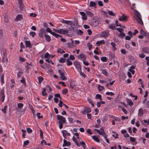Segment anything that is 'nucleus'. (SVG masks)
<instances>
[{
	"instance_id": "f257e3e1",
	"label": "nucleus",
	"mask_w": 149,
	"mask_h": 149,
	"mask_svg": "<svg viewBox=\"0 0 149 149\" xmlns=\"http://www.w3.org/2000/svg\"><path fill=\"white\" fill-rule=\"evenodd\" d=\"M57 119L58 121V123L59 124V127L61 129L63 126V124L65 123L66 122L65 118L63 116L59 115L57 116Z\"/></svg>"
},
{
	"instance_id": "f03ea898",
	"label": "nucleus",
	"mask_w": 149,
	"mask_h": 149,
	"mask_svg": "<svg viewBox=\"0 0 149 149\" xmlns=\"http://www.w3.org/2000/svg\"><path fill=\"white\" fill-rule=\"evenodd\" d=\"M134 12L136 16L135 17L136 19L139 23L143 26V23L142 20L141 16L140 13L136 10H134Z\"/></svg>"
},
{
	"instance_id": "7ed1b4c3",
	"label": "nucleus",
	"mask_w": 149,
	"mask_h": 149,
	"mask_svg": "<svg viewBox=\"0 0 149 149\" xmlns=\"http://www.w3.org/2000/svg\"><path fill=\"white\" fill-rule=\"evenodd\" d=\"M53 30L55 32L60 34L65 35L69 33V30L66 29H56L55 28L53 29Z\"/></svg>"
},
{
	"instance_id": "20e7f679",
	"label": "nucleus",
	"mask_w": 149,
	"mask_h": 149,
	"mask_svg": "<svg viewBox=\"0 0 149 149\" xmlns=\"http://www.w3.org/2000/svg\"><path fill=\"white\" fill-rule=\"evenodd\" d=\"M94 130L98 134L100 135H102L105 139L107 138L108 136V135L105 134L104 131V129L102 127L100 128V130L95 129Z\"/></svg>"
},
{
	"instance_id": "39448f33",
	"label": "nucleus",
	"mask_w": 149,
	"mask_h": 149,
	"mask_svg": "<svg viewBox=\"0 0 149 149\" xmlns=\"http://www.w3.org/2000/svg\"><path fill=\"white\" fill-rule=\"evenodd\" d=\"M58 72L60 75V78L63 80H66V78L65 76V72L64 71H61V70H58Z\"/></svg>"
},
{
	"instance_id": "423d86ee",
	"label": "nucleus",
	"mask_w": 149,
	"mask_h": 149,
	"mask_svg": "<svg viewBox=\"0 0 149 149\" xmlns=\"http://www.w3.org/2000/svg\"><path fill=\"white\" fill-rule=\"evenodd\" d=\"M109 33L108 31H104L102 33L100 34V37L104 38H106L109 35Z\"/></svg>"
},
{
	"instance_id": "0eeeda50",
	"label": "nucleus",
	"mask_w": 149,
	"mask_h": 149,
	"mask_svg": "<svg viewBox=\"0 0 149 149\" xmlns=\"http://www.w3.org/2000/svg\"><path fill=\"white\" fill-rule=\"evenodd\" d=\"M74 65L76 69L78 71L81 70V66L79 62L77 61H75L74 62Z\"/></svg>"
},
{
	"instance_id": "6e6552de",
	"label": "nucleus",
	"mask_w": 149,
	"mask_h": 149,
	"mask_svg": "<svg viewBox=\"0 0 149 149\" xmlns=\"http://www.w3.org/2000/svg\"><path fill=\"white\" fill-rule=\"evenodd\" d=\"M4 93V90L3 89H1L0 92L1 99V101L3 102H4L5 97Z\"/></svg>"
},
{
	"instance_id": "1a4fd4ad",
	"label": "nucleus",
	"mask_w": 149,
	"mask_h": 149,
	"mask_svg": "<svg viewBox=\"0 0 149 149\" xmlns=\"http://www.w3.org/2000/svg\"><path fill=\"white\" fill-rule=\"evenodd\" d=\"M78 58L79 59H81L82 60H85L86 59L85 55L83 53L81 54L78 56Z\"/></svg>"
},
{
	"instance_id": "9d476101",
	"label": "nucleus",
	"mask_w": 149,
	"mask_h": 149,
	"mask_svg": "<svg viewBox=\"0 0 149 149\" xmlns=\"http://www.w3.org/2000/svg\"><path fill=\"white\" fill-rule=\"evenodd\" d=\"M79 13L82 16V19L83 20H86L87 19V16L86 15V14L84 12H81Z\"/></svg>"
},
{
	"instance_id": "9b49d317",
	"label": "nucleus",
	"mask_w": 149,
	"mask_h": 149,
	"mask_svg": "<svg viewBox=\"0 0 149 149\" xmlns=\"http://www.w3.org/2000/svg\"><path fill=\"white\" fill-rule=\"evenodd\" d=\"M63 143L62 146L64 147L65 146H68L70 145L71 143L70 142L67 141L66 140L64 139L63 140Z\"/></svg>"
},
{
	"instance_id": "f8f14e48",
	"label": "nucleus",
	"mask_w": 149,
	"mask_h": 149,
	"mask_svg": "<svg viewBox=\"0 0 149 149\" xmlns=\"http://www.w3.org/2000/svg\"><path fill=\"white\" fill-rule=\"evenodd\" d=\"M118 19L120 21H125L127 19L126 16L123 14L122 16L120 17Z\"/></svg>"
},
{
	"instance_id": "ddd939ff",
	"label": "nucleus",
	"mask_w": 149,
	"mask_h": 149,
	"mask_svg": "<svg viewBox=\"0 0 149 149\" xmlns=\"http://www.w3.org/2000/svg\"><path fill=\"white\" fill-rule=\"evenodd\" d=\"M143 112L142 108H140L139 109L138 116L139 117H141L143 116Z\"/></svg>"
},
{
	"instance_id": "4468645a",
	"label": "nucleus",
	"mask_w": 149,
	"mask_h": 149,
	"mask_svg": "<svg viewBox=\"0 0 149 149\" xmlns=\"http://www.w3.org/2000/svg\"><path fill=\"white\" fill-rule=\"evenodd\" d=\"M25 46L26 47L29 48H31L32 47V45L30 41H25Z\"/></svg>"
},
{
	"instance_id": "2eb2a0df",
	"label": "nucleus",
	"mask_w": 149,
	"mask_h": 149,
	"mask_svg": "<svg viewBox=\"0 0 149 149\" xmlns=\"http://www.w3.org/2000/svg\"><path fill=\"white\" fill-rule=\"evenodd\" d=\"M62 133L65 139H66V138L65 137V135H67L68 136H70V133L68 132L66 130H63L62 131Z\"/></svg>"
},
{
	"instance_id": "dca6fc26",
	"label": "nucleus",
	"mask_w": 149,
	"mask_h": 149,
	"mask_svg": "<svg viewBox=\"0 0 149 149\" xmlns=\"http://www.w3.org/2000/svg\"><path fill=\"white\" fill-rule=\"evenodd\" d=\"M22 16L21 15H17L15 19V20L16 21H18L22 19Z\"/></svg>"
},
{
	"instance_id": "f3484780",
	"label": "nucleus",
	"mask_w": 149,
	"mask_h": 149,
	"mask_svg": "<svg viewBox=\"0 0 149 149\" xmlns=\"http://www.w3.org/2000/svg\"><path fill=\"white\" fill-rule=\"evenodd\" d=\"M143 52L146 53H149V49L148 47H143L142 48Z\"/></svg>"
},
{
	"instance_id": "a211bd4d",
	"label": "nucleus",
	"mask_w": 149,
	"mask_h": 149,
	"mask_svg": "<svg viewBox=\"0 0 149 149\" xmlns=\"http://www.w3.org/2000/svg\"><path fill=\"white\" fill-rule=\"evenodd\" d=\"M72 139L73 141L75 143L76 145L78 147H80V145L81 144H80V143H79L77 141L75 138L74 137V136L73 137Z\"/></svg>"
},
{
	"instance_id": "6ab92c4d",
	"label": "nucleus",
	"mask_w": 149,
	"mask_h": 149,
	"mask_svg": "<svg viewBox=\"0 0 149 149\" xmlns=\"http://www.w3.org/2000/svg\"><path fill=\"white\" fill-rule=\"evenodd\" d=\"M102 44H103V45L105 44V42L104 40H102L100 41H97L96 42V45H101Z\"/></svg>"
},
{
	"instance_id": "aec40b11",
	"label": "nucleus",
	"mask_w": 149,
	"mask_h": 149,
	"mask_svg": "<svg viewBox=\"0 0 149 149\" xmlns=\"http://www.w3.org/2000/svg\"><path fill=\"white\" fill-rule=\"evenodd\" d=\"M44 36L46 40L49 42H50L51 40V38L49 35L45 34Z\"/></svg>"
},
{
	"instance_id": "412c9836",
	"label": "nucleus",
	"mask_w": 149,
	"mask_h": 149,
	"mask_svg": "<svg viewBox=\"0 0 149 149\" xmlns=\"http://www.w3.org/2000/svg\"><path fill=\"white\" fill-rule=\"evenodd\" d=\"M127 104L131 106V107H132L134 104V103L132 101L128 99L127 100Z\"/></svg>"
},
{
	"instance_id": "4be33fe9",
	"label": "nucleus",
	"mask_w": 149,
	"mask_h": 149,
	"mask_svg": "<svg viewBox=\"0 0 149 149\" xmlns=\"http://www.w3.org/2000/svg\"><path fill=\"white\" fill-rule=\"evenodd\" d=\"M84 111H86V113H90L91 111V109L89 107H86L84 108Z\"/></svg>"
},
{
	"instance_id": "5701e85b",
	"label": "nucleus",
	"mask_w": 149,
	"mask_h": 149,
	"mask_svg": "<svg viewBox=\"0 0 149 149\" xmlns=\"http://www.w3.org/2000/svg\"><path fill=\"white\" fill-rule=\"evenodd\" d=\"M4 73H3L1 75V82L2 84H3L4 83Z\"/></svg>"
},
{
	"instance_id": "b1692460",
	"label": "nucleus",
	"mask_w": 149,
	"mask_h": 149,
	"mask_svg": "<svg viewBox=\"0 0 149 149\" xmlns=\"http://www.w3.org/2000/svg\"><path fill=\"white\" fill-rule=\"evenodd\" d=\"M86 14L87 15L89 16L90 17H93V13L91 11H86Z\"/></svg>"
},
{
	"instance_id": "393cba45",
	"label": "nucleus",
	"mask_w": 149,
	"mask_h": 149,
	"mask_svg": "<svg viewBox=\"0 0 149 149\" xmlns=\"http://www.w3.org/2000/svg\"><path fill=\"white\" fill-rule=\"evenodd\" d=\"M109 28L112 30H114L116 29L115 25L114 24H111L109 25Z\"/></svg>"
},
{
	"instance_id": "a878e982",
	"label": "nucleus",
	"mask_w": 149,
	"mask_h": 149,
	"mask_svg": "<svg viewBox=\"0 0 149 149\" xmlns=\"http://www.w3.org/2000/svg\"><path fill=\"white\" fill-rule=\"evenodd\" d=\"M92 138L93 139V140L96 142H99V139L96 136L93 135L92 136Z\"/></svg>"
},
{
	"instance_id": "bb28decb",
	"label": "nucleus",
	"mask_w": 149,
	"mask_h": 149,
	"mask_svg": "<svg viewBox=\"0 0 149 149\" xmlns=\"http://www.w3.org/2000/svg\"><path fill=\"white\" fill-rule=\"evenodd\" d=\"M72 24L70 25H71V26L72 28L73 27V26H77L78 24V22L77 21H74V22L72 21Z\"/></svg>"
},
{
	"instance_id": "cd10ccee",
	"label": "nucleus",
	"mask_w": 149,
	"mask_h": 149,
	"mask_svg": "<svg viewBox=\"0 0 149 149\" xmlns=\"http://www.w3.org/2000/svg\"><path fill=\"white\" fill-rule=\"evenodd\" d=\"M26 64L27 65L25 66V68L26 70H28L30 68V65H31V63H30V64H29L28 63H26Z\"/></svg>"
},
{
	"instance_id": "c85d7f7f",
	"label": "nucleus",
	"mask_w": 149,
	"mask_h": 149,
	"mask_svg": "<svg viewBox=\"0 0 149 149\" xmlns=\"http://www.w3.org/2000/svg\"><path fill=\"white\" fill-rule=\"evenodd\" d=\"M108 58L106 57H102L101 58V61L104 62H106L108 60Z\"/></svg>"
},
{
	"instance_id": "c756f323",
	"label": "nucleus",
	"mask_w": 149,
	"mask_h": 149,
	"mask_svg": "<svg viewBox=\"0 0 149 149\" xmlns=\"http://www.w3.org/2000/svg\"><path fill=\"white\" fill-rule=\"evenodd\" d=\"M97 4L95 2L91 1L90 2V6L91 7H95Z\"/></svg>"
},
{
	"instance_id": "7c9ffc66",
	"label": "nucleus",
	"mask_w": 149,
	"mask_h": 149,
	"mask_svg": "<svg viewBox=\"0 0 149 149\" xmlns=\"http://www.w3.org/2000/svg\"><path fill=\"white\" fill-rule=\"evenodd\" d=\"M38 82L40 84L41 83L43 80V78L41 76H39L38 77Z\"/></svg>"
},
{
	"instance_id": "2f4dec72",
	"label": "nucleus",
	"mask_w": 149,
	"mask_h": 149,
	"mask_svg": "<svg viewBox=\"0 0 149 149\" xmlns=\"http://www.w3.org/2000/svg\"><path fill=\"white\" fill-rule=\"evenodd\" d=\"M23 73L22 72L19 71L17 73V77L18 78L21 77L22 75L23 74Z\"/></svg>"
},
{
	"instance_id": "473e14b6",
	"label": "nucleus",
	"mask_w": 149,
	"mask_h": 149,
	"mask_svg": "<svg viewBox=\"0 0 149 149\" xmlns=\"http://www.w3.org/2000/svg\"><path fill=\"white\" fill-rule=\"evenodd\" d=\"M20 82L22 83H23L24 84L25 86H26V81H25V79H24V78L23 77H22V79H21L20 80Z\"/></svg>"
},
{
	"instance_id": "72a5a7b5",
	"label": "nucleus",
	"mask_w": 149,
	"mask_h": 149,
	"mask_svg": "<svg viewBox=\"0 0 149 149\" xmlns=\"http://www.w3.org/2000/svg\"><path fill=\"white\" fill-rule=\"evenodd\" d=\"M78 71L79 73L81 75V76L82 77H84V78L85 77L86 75L83 72H82L81 69Z\"/></svg>"
},
{
	"instance_id": "f704fd0d",
	"label": "nucleus",
	"mask_w": 149,
	"mask_h": 149,
	"mask_svg": "<svg viewBox=\"0 0 149 149\" xmlns=\"http://www.w3.org/2000/svg\"><path fill=\"white\" fill-rule=\"evenodd\" d=\"M46 88H44L42 91V95L43 96H45L47 95V93L46 92Z\"/></svg>"
},
{
	"instance_id": "c9c22d12",
	"label": "nucleus",
	"mask_w": 149,
	"mask_h": 149,
	"mask_svg": "<svg viewBox=\"0 0 149 149\" xmlns=\"http://www.w3.org/2000/svg\"><path fill=\"white\" fill-rule=\"evenodd\" d=\"M77 33L78 35H81L83 34V31L81 30H79L77 31Z\"/></svg>"
},
{
	"instance_id": "e433bc0d",
	"label": "nucleus",
	"mask_w": 149,
	"mask_h": 149,
	"mask_svg": "<svg viewBox=\"0 0 149 149\" xmlns=\"http://www.w3.org/2000/svg\"><path fill=\"white\" fill-rule=\"evenodd\" d=\"M65 59L64 58H62L59 60V62L61 63H64L65 62Z\"/></svg>"
},
{
	"instance_id": "4c0bfd02",
	"label": "nucleus",
	"mask_w": 149,
	"mask_h": 149,
	"mask_svg": "<svg viewBox=\"0 0 149 149\" xmlns=\"http://www.w3.org/2000/svg\"><path fill=\"white\" fill-rule=\"evenodd\" d=\"M23 107V104L22 103H18L17 104V107L21 109Z\"/></svg>"
},
{
	"instance_id": "58836bf2",
	"label": "nucleus",
	"mask_w": 149,
	"mask_h": 149,
	"mask_svg": "<svg viewBox=\"0 0 149 149\" xmlns=\"http://www.w3.org/2000/svg\"><path fill=\"white\" fill-rule=\"evenodd\" d=\"M80 144H81V145H82V147H83L84 149H86V147L85 146V143L83 141H81V142H80Z\"/></svg>"
},
{
	"instance_id": "ea45409f",
	"label": "nucleus",
	"mask_w": 149,
	"mask_h": 149,
	"mask_svg": "<svg viewBox=\"0 0 149 149\" xmlns=\"http://www.w3.org/2000/svg\"><path fill=\"white\" fill-rule=\"evenodd\" d=\"M66 62H67V65L68 66H70L72 65V62L70 61L69 60H67Z\"/></svg>"
},
{
	"instance_id": "a19ab883",
	"label": "nucleus",
	"mask_w": 149,
	"mask_h": 149,
	"mask_svg": "<svg viewBox=\"0 0 149 149\" xmlns=\"http://www.w3.org/2000/svg\"><path fill=\"white\" fill-rule=\"evenodd\" d=\"M40 138L41 139H42L43 138V131L41 129L40 130Z\"/></svg>"
},
{
	"instance_id": "79ce46f5",
	"label": "nucleus",
	"mask_w": 149,
	"mask_h": 149,
	"mask_svg": "<svg viewBox=\"0 0 149 149\" xmlns=\"http://www.w3.org/2000/svg\"><path fill=\"white\" fill-rule=\"evenodd\" d=\"M102 73L104 75L106 76H108V72L105 70H103L102 71Z\"/></svg>"
},
{
	"instance_id": "37998d69",
	"label": "nucleus",
	"mask_w": 149,
	"mask_h": 149,
	"mask_svg": "<svg viewBox=\"0 0 149 149\" xmlns=\"http://www.w3.org/2000/svg\"><path fill=\"white\" fill-rule=\"evenodd\" d=\"M95 98L97 99H100V100H102L101 99V96L99 94H97L96 95Z\"/></svg>"
},
{
	"instance_id": "c03bdc74",
	"label": "nucleus",
	"mask_w": 149,
	"mask_h": 149,
	"mask_svg": "<svg viewBox=\"0 0 149 149\" xmlns=\"http://www.w3.org/2000/svg\"><path fill=\"white\" fill-rule=\"evenodd\" d=\"M106 94L107 95H110L111 96H113L114 95V93H113L112 92H107L106 93Z\"/></svg>"
},
{
	"instance_id": "a18cd8bd",
	"label": "nucleus",
	"mask_w": 149,
	"mask_h": 149,
	"mask_svg": "<svg viewBox=\"0 0 149 149\" xmlns=\"http://www.w3.org/2000/svg\"><path fill=\"white\" fill-rule=\"evenodd\" d=\"M49 54L48 52H46L44 55V58H48L49 57Z\"/></svg>"
},
{
	"instance_id": "49530a36",
	"label": "nucleus",
	"mask_w": 149,
	"mask_h": 149,
	"mask_svg": "<svg viewBox=\"0 0 149 149\" xmlns=\"http://www.w3.org/2000/svg\"><path fill=\"white\" fill-rule=\"evenodd\" d=\"M141 34L143 36H146V33L143 30H141L140 31Z\"/></svg>"
},
{
	"instance_id": "de8ad7c7",
	"label": "nucleus",
	"mask_w": 149,
	"mask_h": 149,
	"mask_svg": "<svg viewBox=\"0 0 149 149\" xmlns=\"http://www.w3.org/2000/svg\"><path fill=\"white\" fill-rule=\"evenodd\" d=\"M68 92V90L67 88H65L63 89L62 90V93L64 94H65L67 93Z\"/></svg>"
},
{
	"instance_id": "09e8293b",
	"label": "nucleus",
	"mask_w": 149,
	"mask_h": 149,
	"mask_svg": "<svg viewBox=\"0 0 149 149\" xmlns=\"http://www.w3.org/2000/svg\"><path fill=\"white\" fill-rule=\"evenodd\" d=\"M29 34L32 37H34L35 35H36L35 32L33 31L30 32L29 33Z\"/></svg>"
},
{
	"instance_id": "8fccbe9b",
	"label": "nucleus",
	"mask_w": 149,
	"mask_h": 149,
	"mask_svg": "<svg viewBox=\"0 0 149 149\" xmlns=\"http://www.w3.org/2000/svg\"><path fill=\"white\" fill-rule=\"evenodd\" d=\"M130 140L132 142H135L136 141L135 139L134 138L132 137H130Z\"/></svg>"
},
{
	"instance_id": "3c124183",
	"label": "nucleus",
	"mask_w": 149,
	"mask_h": 149,
	"mask_svg": "<svg viewBox=\"0 0 149 149\" xmlns=\"http://www.w3.org/2000/svg\"><path fill=\"white\" fill-rule=\"evenodd\" d=\"M108 14L111 15L112 16H114L115 15V14L112 11H109L108 12Z\"/></svg>"
},
{
	"instance_id": "603ef678",
	"label": "nucleus",
	"mask_w": 149,
	"mask_h": 149,
	"mask_svg": "<svg viewBox=\"0 0 149 149\" xmlns=\"http://www.w3.org/2000/svg\"><path fill=\"white\" fill-rule=\"evenodd\" d=\"M3 54L4 56L3 59H6V54L5 51H4L3 52Z\"/></svg>"
},
{
	"instance_id": "864d4df0",
	"label": "nucleus",
	"mask_w": 149,
	"mask_h": 149,
	"mask_svg": "<svg viewBox=\"0 0 149 149\" xmlns=\"http://www.w3.org/2000/svg\"><path fill=\"white\" fill-rule=\"evenodd\" d=\"M26 130L27 132L29 133H31L32 132V130L29 128H26Z\"/></svg>"
},
{
	"instance_id": "5fc2aeb1",
	"label": "nucleus",
	"mask_w": 149,
	"mask_h": 149,
	"mask_svg": "<svg viewBox=\"0 0 149 149\" xmlns=\"http://www.w3.org/2000/svg\"><path fill=\"white\" fill-rule=\"evenodd\" d=\"M65 24L67 25H70L72 24V21L70 20H66Z\"/></svg>"
},
{
	"instance_id": "6e6d98bb",
	"label": "nucleus",
	"mask_w": 149,
	"mask_h": 149,
	"mask_svg": "<svg viewBox=\"0 0 149 149\" xmlns=\"http://www.w3.org/2000/svg\"><path fill=\"white\" fill-rule=\"evenodd\" d=\"M40 113H37V117L38 118H42L43 117L42 116H40Z\"/></svg>"
},
{
	"instance_id": "4d7b16f0",
	"label": "nucleus",
	"mask_w": 149,
	"mask_h": 149,
	"mask_svg": "<svg viewBox=\"0 0 149 149\" xmlns=\"http://www.w3.org/2000/svg\"><path fill=\"white\" fill-rule=\"evenodd\" d=\"M69 58L70 59L72 60H74L75 59V57L74 56L72 55H70L69 56Z\"/></svg>"
},
{
	"instance_id": "13d9d810",
	"label": "nucleus",
	"mask_w": 149,
	"mask_h": 149,
	"mask_svg": "<svg viewBox=\"0 0 149 149\" xmlns=\"http://www.w3.org/2000/svg\"><path fill=\"white\" fill-rule=\"evenodd\" d=\"M54 96L55 97H58L60 99H61V97L60 96V94L59 93H56V94H55Z\"/></svg>"
},
{
	"instance_id": "bf43d9fd",
	"label": "nucleus",
	"mask_w": 149,
	"mask_h": 149,
	"mask_svg": "<svg viewBox=\"0 0 149 149\" xmlns=\"http://www.w3.org/2000/svg\"><path fill=\"white\" fill-rule=\"evenodd\" d=\"M98 3L100 6H103V4L101 1H99Z\"/></svg>"
},
{
	"instance_id": "052dcab7",
	"label": "nucleus",
	"mask_w": 149,
	"mask_h": 149,
	"mask_svg": "<svg viewBox=\"0 0 149 149\" xmlns=\"http://www.w3.org/2000/svg\"><path fill=\"white\" fill-rule=\"evenodd\" d=\"M63 102L61 100H60L58 104V105L60 107H62V105H63Z\"/></svg>"
},
{
	"instance_id": "680f3d73",
	"label": "nucleus",
	"mask_w": 149,
	"mask_h": 149,
	"mask_svg": "<svg viewBox=\"0 0 149 149\" xmlns=\"http://www.w3.org/2000/svg\"><path fill=\"white\" fill-rule=\"evenodd\" d=\"M40 32L44 33V35L46 33V32L44 28L41 29Z\"/></svg>"
},
{
	"instance_id": "e2e57ef3",
	"label": "nucleus",
	"mask_w": 149,
	"mask_h": 149,
	"mask_svg": "<svg viewBox=\"0 0 149 149\" xmlns=\"http://www.w3.org/2000/svg\"><path fill=\"white\" fill-rule=\"evenodd\" d=\"M116 24L117 26H119L120 27H121V26L120 24H118V20H116Z\"/></svg>"
},
{
	"instance_id": "0e129e2a",
	"label": "nucleus",
	"mask_w": 149,
	"mask_h": 149,
	"mask_svg": "<svg viewBox=\"0 0 149 149\" xmlns=\"http://www.w3.org/2000/svg\"><path fill=\"white\" fill-rule=\"evenodd\" d=\"M18 2L20 6V7H21L22 6V0H18Z\"/></svg>"
},
{
	"instance_id": "69168bd1",
	"label": "nucleus",
	"mask_w": 149,
	"mask_h": 149,
	"mask_svg": "<svg viewBox=\"0 0 149 149\" xmlns=\"http://www.w3.org/2000/svg\"><path fill=\"white\" fill-rule=\"evenodd\" d=\"M111 45L112 46L113 48L115 49V47L116 46V44L114 42H111Z\"/></svg>"
},
{
	"instance_id": "338daca9",
	"label": "nucleus",
	"mask_w": 149,
	"mask_h": 149,
	"mask_svg": "<svg viewBox=\"0 0 149 149\" xmlns=\"http://www.w3.org/2000/svg\"><path fill=\"white\" fill-rule=\"evenodd\" d=\"M70 88H73L74 87V86H75V85L74 84H73L72 82L70 83Z\"/></svg>"
},
{
	"instance_id": "774afa93",
	"label": "nucleus",
	"mask_w": 149,
	"mask_h": 149,
	"mask_svg": "<svg viewBox=\"0 0 149 149\" xmlns=\"http://www.w3.org/2000/svg\"><path fill=\"white\" fill-rule=\"evenodd\" d=\"M120 52L123 54H125L126 53V50L124 49H122L120 50Z\"/></svg>"
}]
</instances>
